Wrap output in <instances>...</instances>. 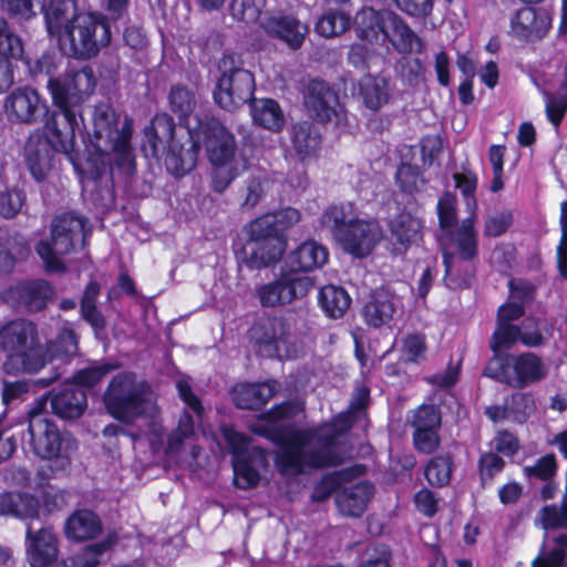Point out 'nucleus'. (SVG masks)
<instances>
[{
	"instance_id": "57",
	"label": "nucleus",
	"mask_w": 567,
	"mask_h": 567,
	"mask_svg": "<svg viewBox=\"0 0 567 567\" xmlns=\"http://www.w3.org/2000/svg\"><path fill=\"white\" fill-rule=\"evenodd\" d=\"M116 369L117 365L110 362L90 365L76 371L71 382L82 389H90L99 384L109 373Z\"/></svg>"
},
{
	"instance_id": "47",
	"label": "nucleus",
	"mask_w": 567,
	"mask_h": 567,
	"mask_svg": "<svg viewBox=\"0 0 567 567\" xmlns=\"http://www.w3.org/2000/svg\"><path fill=\"white\" fill-rule=\"evenodd\" d=\"M318 303L327 317L339 319L350 308L351 298L344 288L326 285L319 290Z\"/></svg>"
},
{
	"instance_id": "62",
	"label": "nucleus",
	"mask_w": 567,
	"mask_h": 567,
	"mask_svg": "<svg viewBox=\"0 0 567 567\" xmlns=\"http://www.w3.org/2000/svg\"><path fill=\"white\" fill-rule=\"evenodd\" d=\"M514 215L509 209H503L495 214L487 215L483 224V236L496 238L505 235L513 226Z\"/></svg>"
},
{
	"instance_id": "64",
	"label": "nucleus",
	"mask_w": 567,
	"mask_h": 567,
	"mask_svg": "<svg viewBox=\"0 0 567 567\" xmlns=\"http://www.w3.org/2000/svg\"><path fill=\"white\" fill-rule=\"evenodd\" d=\"M25 192L18 187L0 192V216L6 219L16 217L25 205Z\"/></svg>"
},
{
	"instance_id": "24",
	"label": "nucleus",
	"mask_w": 567,
	"mask_h": 567,
	"mask_svg": "<svg viewBox=\"0 0 567 567\" xmlns=\"http://www.w3.org/2000/svg\"><path fill=\"white\" fill-rule=\"evenodd\" d=\"M423 221L408 210L399 212L388 223L390 251L404 256L413 244L423 239Z\"/></svg>"
},
{
	"instance_id": "22",
	"label": "nucleus",
	"mask_w": 567,
	"mask_h": 567,
	"mask_svg": "<svg viewBox=\"0 0 567 567\" xmlns=\"http://www.w3.org/2000/svg\"><path fill=\"white\" fill-rule=\"evenodd\" d=\"M551 28V18L547 11L524 7L511 19V34L522 43H535L544 39Z\"/></svg>"
},
{
	"instance_id": "49",
	"label": "nucleus",
	"mask_w": 567,
	"mask_h": 567,
	"mask_svg": "<svg viewBox=\"0 0 567 567\" xmlns=\"http://www.w3.org/2000/svg\"><path fill=\"white\" fill-rule=\"evenodd\" d=\"M454 470V457L450 452L432 456L424 467V476L432 487L441 488L450 484Z\"/></svg>"
},
{
	"instance_id": "2",
	"label": "nucleus",
	"mask_w": 567,
	"mask_h": 567,
	"mask_svg": "<svg viewBox=\"0 0 567 567\" xmlns=\"http://www.w3.org/2000/svg\"><path fill=\"white\" fill-rule=\"evenodd\" d=\"M300 218V212L288 206L247 223L243 227L246 239L234 248L238 265L251 271L275 266L286 251L287 230Z\"/></svg>"
},
{
	"instance_id": "28",
	"label": "nucleus",
	"mask_w": 567,
	"mask_h": 567,
	"mask_svg": "<svg viewBox=\"0 0 567 567\" xmlns=\"http://www.w3.org/2000/svg\"><path fill=\"white\" fill-rule=\"evenodd\" d=\"M59 554V540L51 527L27 528V555L31 567H50Z\"/></svg>"
},
{
	"instance_id": "39",
	"label": "nucleus",
	"mask_w": 567,
	"mask_h": 567,
	"mask_svg": "<svg viewBox=\"0 0 567 567\" xmlns=\"http://www.w3.org/2000/svg\"><path fill=\"white\" fill-rule=\"evenodd\" d=\"M176 124L172 115L166 112L156 113L150 124L144 128L143 148L157 157L159 146L167 142L178 141L175 136Z\"/></svg>"
},
{
	"instance_id": "37",
	"label": "nucleus",
	"mask_w": 567,
	"mask_h": 567,
	"mask_svg": "<svg viewBox=\"0 0 567 567\" xmlns=\"http://www.w3.org/2000/svg\"><path fill=\"white\" fill-rule=\"evenodd\" d=\"M277 392L276 381L240 383L233 388L234 404L241 410H261Z\"/></svg>"
},
{
	"instance_id": "6",
	"label": "nucleus",
	"mask_w": 567,
	"mask_h": 567,
	"mask_svg": "<svg viewBox=\"0 0 567 567\" xmlns=\"http://www.w3.org/2000/svg\"><path fill=\"white\" fill-rule=\"evenodd\" d=\"M193 134L206 148L207 157L214 166L213 187L224 192L236 178L237 168H227L235 159L237 143L235 135L215 116H196Z\"/></svg>"
},
{
	"instance_id": "29",
	"label": "nucleus",
	"mask_w": 567,
	"mask_h": 567,
	"mask_svg": "<svg viewBox=\"0 0 567 567\" xmlns=\"http://www.w3.org/2000/svg\"><path fill=\"white\" fill-rule=\"evenodd\" d=\"M261 28L268 35L285 42L292 50L302 47L309 31L305 23L289 14L268 16L261 21Z\"/></svg>"
},
{
	"instance_id": "63",
	"label": "nucleus",
	"mask_w": 567,
	"mask_h": 567,
	"mask_svg": "<svg viewBox=\"0 0 567 567\" xmlns=\"http://www.w3.org/2000/svg\"><path fill=\"white\" fill-rule=\"evenodd\" d=\"M266 6V0H231L229 10L231 17L245 23L256 22Z\"/></svg>"
},
{
	"instance_id": "45",
	"label": "nucleus",
	"mask_w": 567,
	"mask_h": 567,
	"mask_svg": "<svg viewBox=\"0 0 567 567\" xmlns=\"http://www.w3.org/2000/svg\"><path fill=\"white\" fill-rule=\"evenodd\" d=\"M456 195L450 190L444 192L436 203V215L439 227L443 235L441 238L442 248L452 245L451 236L460 226L457 224Z\"/></svg>"
},
{
	"instance_id": "17",
	"label": "nucleus",
	"mask_w": 567,
	"mask_h": 567,
	"mask_svg": "<svg viewBox=\"0 0 567 567\" xmlns=\"http://www.w3.org/2000/svg\"><path fill=\"white\" fill-rule=\"evenodd\" d=\"M312 442L310 430L292 427L277 445L275 465L281 475H301L309 470L308 450Z\"/></svg>"
},
{
	"instance_id": "33",
	"label": "nucleus",
	"mask_w": 567,
	"mask_h": 567,
	"mask_svg": "<svg viewBox=\"0 0 567 567\" xmlns=\"http://www.w3.org/2000/svg\"><path fill=\"white\" fill-rule=\"evenodd\" d=\"M289 141L296 156L305 162L318 156L322 135L319 127L311 121H298L288 130Z\"/></svg>"
},
{
	"instance_id": "36",
	"label": "nucleus",
	"mask_w": 567,
	"mask_h": 567,
	"mask_svg": "<svg viewBox=\"0 0 567 567\" xmlns=\"http://www.w3.org/2000/svg\"><path fill=\"white\" fill-rule=\"evenodd\" d=\"M393 295L383 288L372 290L369 300L362 308V319L368 327L381 328L389 324L394 316Z\"/></svg>"
},
{
	"instance_id": "4",
	"label": "nucleus",
	"mask_w": 567,
	"mask_h": 567,
	"mask_svg": "<svg viewBox=\"0 0 567 567\" xmlns=\"http://www.w3.org/2000/svg\"><path fill=\"white\" fill-rule=\"evenodd\" d=\"M518 341L488 344L492 357L481 375L512 389L523 390L543 381L548 373L543 358L532 351L512 353Z\"/></svg>"
},
{
	"instance_id": "60",
	"label": "nucleus",
	"mask_w": 567,
	"mask_h": 567,
	"mask_svg": "<svg viewBox=\"0 0 567 567\" xmlns=\"http://www.w3.org/2000/svg\"><path fill=\"white\" fill-rule=\"evenodd\" d=\"M566 495L560 503V506H556L555 504L543 506L538 514L537 518L540 522L543 529L545 530H556V529H567V501Z\"/></svg>"
},
{
	"instance_id": "59",
	"label": "nucleus",
	"mask_w": 567,
	"mask_h": 567,
	"mask_svg": "<svg viewBox=\"0 0 567 567\" xmlns=\"http://www.w3.org/2000/svg\"><path fill=\"white\" fill-rule=\"evenodd\" d=\"M555 547L540 553L532 563L533 567H564L567 557V534L563 533L553 538Z\"/></svg>"
},
{
	"instance_id": "18",
	"label": "nucleus",
	"mask_w": 567,
	"mask_h": 567,
	"mask_svg": "<svg viewBox=\"0 0 567 567\" xmlns=\"http://www.w3.org/2000/svg\"><path fill=\"white\" fill-rule=\"evenodd\" d=\"M383 230L377 219L350 218L348 227L336 239L342 249L355 258L368 257L380 244Z\"/></svg>"
},
{
	"instance_id": "3",
	"label": "nucleus",
	"mask_w": 567,
	"mask_h": 567,
	"mask_svg": "<svg viewBox=\"0 0 567 567\" xmlns=\"http://www.w3.org/2000/svg\"><path fill=\"white\" fill-rule=\"evenodd\" d=\"M0 352L6 354L2 370L8 375L37 374L49 362L37 323L25 318L0 326Z\"/></svg>"
},
{
	"instance_id": "55",
	"label": "nucleus",
	"mask_w": 567,
	"mask_h": 567,
	"mask_svg": "<svg viewBox=\"0 0 567 567\" xmlns=\"http://www.w3.org/2000/svg\"><path fill=\"white\" fill-rule=\"evenodd\" d=\"M395 183L402 193L414 195L421 190L425 179L417 165L402 163L396 169Z\"/></svg>"
},
{
	"instance_id": "11",
	"label": "nucleus",
	"mask_w": 567,
	"mask_h": 567,
	"mask_svg": "<svg viewBox=\"0 0 567 567\" xmlns=\"http://www.w3.org/2000/svg\"><path fill=\"white\" fill-rule=\"evenodd\" d=\"M231 55H224L218 64L221 71L213 97L215 103L226 111H234L251 102L256 90L254 74L243 68H236Z\"/></svg>"
},
{
	"instance_id": "27",
	"label": "nucleus",
	"mask_w": 567,
	"mask_h": 567,
	"mask_svg": "<svg viewBox=\"0 0 567 567\" xmlns=\"http://www.w3.org/2000/svg\"><path fill=\"white\" fill-rule=\"evenodd\" d=\"M23 59V42L9 22L0 17V93L14 82L13 61Z\"/></svg>"
},
{
	"instance_id": "32",
	"label": "nucleus",
	"mask_w": 567,
	"mask_h": 567,
	"mask_svg": "<svg viewBox=\"0 0 567 567\" xmlns=\"http://www.w3.org/2000/svg\"><path fill=\"white\" fill-rule=\"evenodd\" d=\"M329 259L327 247L313 239L306 240L291 250L285 267L293 274L308 272L321 268Z\"/></svg>"
},
{
	"instance_id": "10",
	"label": "nucleus",
	"mask_w": 567,
	"mask_h": 567,
	"mask_svg": "<svg viewBox=\"0 0 567 567\" xmlns=\"http://www.w3.org/2000/svg\"><path fill=\"white\" fill-rule=\"evenodd\" d=\"M29 416L28 433L33 453L43 460L56 458L62 468L70 466V453L78 449L76 441L63 435L40 409H32Z\"/></svg>"
},
{
	"instance_id": "13",
	"label": "nucleus",
	"mask_w": 567,
	"mask_h": 567,
	"mask_svg": "<svg viewBox=\"0 0 567 567\" xmlns=\"http://www.w3.org/2000/svg\"><path fill=\"white\" fill-rule=\"evenodd\" d=\"M453 179L468 209V216L463 218L460 226L455 229L457 245L463 255L475 256L477 245L476 219L478 205L476 190L478 176L474 171L462 165V172L454 173Z\"/></svg>"
},
{
	"instance_id": "51",
	"label": "nucleus",
	"mask_w": 567,
	"mask_h": 567,
	"mask_svg": "<svg viewBox=\"0 0 567 567\" xmlns=\"http://www.w3.org/2000/svg\"><path fill=\"white\" fill-rule=\"evenodd\" d=\"M353 204L333 203L322 213L320 221L322 226L328 227L334 239L339 237V231L348 227V220L352 217Z\"/></svg>"
},
{
	"instance_id": "44",
	"label": "nucleus",
	"mask_w": 567,
	"mask_h": 567,
	"mask_svg": "<svg viewBox=\"0 0 567 567\" xmlns=\"http://www.w3.org/2000/svg\"><path fill=\"white\" fill-rule=\"evenodd\" d=\"M358 93L363 105L377 112L390 100L389 82L378 75L364 74L358 83Z\"/></svg>"
},
{
	"instance_id": "14",
	"label": "nucleus",
	"mask_w": 567,
	"mask_h": 567,
	"mask_svg": "<svg viewBox=\"0 0 567 567\" xmlns=\"http://www.w3.org/2000/svg\"><path fill=\"white\" fill-rule=\"evenodd\" d=\"M313 288V278L290 272L286 268L272 281L259 286L255 295L262 307L275 308L305 298Z\"/></svg>"
},
{
	"instance_id": "50",
	"label": "nucleus",
	"mask_w": 567,
	"mask_h": 567,
	"mask_svg": "<svg viewBox=\"0 0 567 567\" xmlns=\"http://www.w3.org/2000/svg\"><path fill=\"white\" fill-rule=\"evenodd\" d=\"M118 542L116 532H109L101 542L92 543L72 560L73 567H97L102 556ZM66 567V566H64Z\"/></svg>"
},
{
	"instance_id": "5",
	"label": "nucleus",
	"mask_w": 567,
	"mask_h": 567,
	"mask_svg": "<svg viewBox=\"0 0 567 567\" xmlns=\"http://www.w3.org/2000/svg\"><path fill=\"white\" fill-rule=\"evenodd\" d=\"M153 389L151 383L133 371H122L111 378L102 395L106 413L124 425H133L145 416Z\"/></svg>"
},
{
	"instance_id": "30",
	"label": "nucleus",
	"mask_w": 567,
	"mask_h": 567,
	"mask_svg": "<svg viewBox=\"0 0 567 567\" xmlns=\"http://www.w3.org/2000/svg\"><path fill=\"white\" fill-rule=\"evenodd\" d=\"M79 11L75 0H50L43 7L44 22L50 37L60 42L70 32L72 24L76 22Z\"/></svg>"
},
{
	"instance_id": "42",
	"label": "nucleus",
	"mask_w": 567,
	"mask_h": 567,
	"mask_svg": "<svg viewBox=\"0 0 567 567\" xmlns=\"http://www.w3.org/2000/svg\"><path fill=\"white\" fill-rule=\"evenodd\" d=\"M249 105L251 117L256 125L272 133L282 131L286 118L280 104L275 99L254 97Z\"/></svg>"
},
{
	"instance_id": "34",
	"label": "nucleus",
	"mask_w": 567,
	"mask_h": 567,
	"mask_svg": "<svg viewBox=\"0 0 567 567\" xmlns=\"http://www.w3.org/2000/svg\"><path fill=\"white\" fill-rule=\"evenodd\" d=\"M316 446L308 450L309 470H324L342 465L344 455L339 452L340 442L322 430H310Z\"/></svg>"
},
{
	"instance_id": "40",
	"label": "nucleus",
	"mask_w": 567,
	"mask_h": 567,
	"mask_svg": "<svg viewBox=\"0 0 567 567\" xmlns=\"http://www.w3.org/2000/svg\"><path fill=\"white\" fill-rule=\"evenodd\" d=\"M234 484L240 489H250L260 482L259 470L268 465V453L252 452V455L231 460Z\"/></svg>"
},
{
	"instance_id": "16",
	"label": "nucleus",
	"mask_w": 567,
	"mask_h": 567,
	"mask_svg": "<svg viewBox=\"0 0 567 567\" xmlns=\"http://www.w3.org/2000/svg\"><path fill=\"white\" fill-rule=\"evenodd\" d=\"M452 245L442 248V262L444 266L443 281L450 290H464L471 288L476 277L480 257V238L477 237L475 256L463 255L457 245L455 231L451 236Z\"/></svg>"
},
{
	"instance_id": "58",
	"label": "nucleus",
	"mask_w": 567,
	"mask_h": 567,
	"mask_svg": "<svg viewBox=\"0 0 567 567\" xmlns=\"http://www.w3.org/2000/svg\"><path fill=\"white\" fill-rule=\"evenodd\" d=\"M410 425L412 429L440 430L442 426V411L440 405L422 403L414 410Z\"/></svg>"
},
{
	"instance_id": "15",
	"label": "nucleus",
	"mask_w": 567,
	"mask_h": 567,
	"mask_svg": "<svg viewBox=\"0 0 567 567\" xmlns=\"http://www.w3.org/2000/svg\"><path fill=\"white\" fill-rule=\"evenodd\" d=\"M53 296V286L48 280L27 279L4 289L1 300L18 312L37 313L48 307Z\"/></svg>"
},
{
	"instance_id": "43",
	"label": "nucleus",
	"mask_w": 567,
	"mask_h": 567,
	"mask_svg": "<svg viewBox=\"0 0 567 567\" xmlns=\"http://www.w3.org/2000/svg\"><path fill=\"white\" fill-rule=\"evenodd\" d=\"M39 501L29 493L4 492L0 494V514L20 519L39 516Z\"/></svg>"
},
{
	"instance_id": "20",
	"label": "nucleus",
	"mask_w": 567,
	"mask_h": 567,
	"mask_svg": "<svg viewBox=\"0 0 567 567\" xmlns=\"http://www.w3.org/2000/svg\"><path fill=\"white\" fill-rule=\"evenodd\" d=\"M3 107L8 121L16 124H33L49 112L45 99L29 85L11 91Z\"/></svg>"
},
{
	"instance_id": "9",
	"label": "nucleus",
	"mask_w": 567,
	"mask_h": 567,
	"mask_svg": "<svg viewBox=\"0 0 567 567\" xmlns=\"http://www.w3.org/2000/svg\"><path fill=\"white\" fill-rule=\"evenodd\" d=\"M96 121L102 125V132L105 137L97 144L101 148L109 151L114 166L127 174L133 175L136 172L135 154L131 144L133 127L131 120H125L122 127L118 128V115L114 109L106 103L96 105Z\"/></svg>"
},
{
	"instance_id": "1",
	"label": "nucleus",
	"mask_w": 567,
	"mask_h": 567,
	"mask_svg": "<svg viewBox=\"0 0 567 567\" xmlns=\"http://www.w3.org/2000/svg\"><path fill=\"white\" fill-rule=\"evenodd\" d=\"M95 86L96 78L92 68L49 81L48 91L54 110L45 121L43 134H31L24 145L25 166L35 182L47 179L56 153L64 154L73 167L79 168V153L74 150L75 133L85 128L83 104Z\"/></svg>"
},
{
	"instance_id": "7",
	"label": "nucleus",
	"mask_w": 567,
	"mask_h": 567,
	"mask_svg": "<svg viewBox=\"0 0 567 567\" xmlns=\"http://www.w3.org/2000/svg\"><path fill=\"white\" fill-rule=\"evenodd\" d=\"M86 219L73 213L55 216L50 225V238L40 239L34 250L43 261L48 274H64L68 270L62 256L76 251V243L85 241Z\"/></svg>"
},
{
	"instance_id": "56",
	"label": "nucleus",
	"mask_w": 567,
	"mask_h": 567,
	"mask_svg": "<svg viewBox=\"0 0 567 567\" xmlns=\"http://www.w3.org/2000/svg\"><path fill=\"white\" fill-rule=\"evenodd\" d=\"M505 400L512 420L518 424L526 423L536 409L534 396L529 392H514Z\"/></svg>"
},
{
	"instance_id": "54",
	"label": "nucleus",
	"mask_w": 567,
	"mask_h": 567,
	"mask_svg": "<svg viewBox=\"0 0 567 567\" xmlns=\"http://www.w3.org/2000/svg\"><path fill=\"white\" fill-rule=\"evenodd\" d=\"M52 357L62 360L74 358L79 352V336L72 328H62L54 341L51 342L48 351Z\"/></svg>"
},
{
	"instance_id": "25",
	"label": "nucleus",
	"mask_w": 567,
	"mask_h": 567,
	"mask_svg": "<svg viewBox=\"0 0 567 567\" xmlns=\"http://www.w3.org/2000/svg\"><path fill=\"white\" fill-rule=\"evenodd\" d=\"M87 143H85V151L87 157L85 161V167L82 168L78 162L79 168H74L82 178L87 181L97 182L100 181L107 171H112V158L109 151H105L99 146V142L105 137L102 132V125H99L96 121V106L93 111V131L86 133Z\"/></svg>"
},
{
	"instance_id": "38",
	"label": "nucleus",
	"mask_w": 567,
	"mask_h": 567,
	"mask_svg": "<svg viewBox=\"0 0 567 567\" xmlns=\"http://www.w3.org/2000/svg\"><path fill=\"white\" fill-rule=\"evenodd\" d=\"M103 532L101 517L91 509H75L65 520V537L75 542L97 538Z\"/></svg>"
},
{
	"instance_id": "61",
	"label": "nucleus",
	"mask_w": 567,
	"mask_h": 567,
	"mask_svg": "<svg viewBox=\"0 0 567 567\" xmlns=\"http://www.w3.org/2000/svg\"><path fill=\"white\" fill-rule=\"evenodd\" d=\"M426 339L422 333H408L402 339V360L419 364L426 358Z\"/></svg>"
},
{
	"instance_id": "19",
	"label": "nucleus",
	"mask_w": 567,
	"mask_h": 567,
	"mask_svg": "<svg viewBox=\"0 0 567 567\" xmlns=\"http://www.w3.org/2000/svg\"><path fill=\"white\" fill-rule=\"evenodd\" d=\"M289 334L288 323L279 317L266 316L256 320L248 330L255 353L266 359L280 357V344Z\"/></svg>"
},
{
	"instance_id": "46",
	"label": "nucleus",
	"mask_w": 567,
	"mask_h": 567,
	"mask_svg": "<svg viewBox=\"0 0 567 567\" xmlns=\"http://www.w3.org/2000/svg\"><path fill=\"white\" fill-rule=\"evenodd\" d=\"M101 284L94 279H91L84 287L82 297L80 299V316L95 331L104 330L106 327L105 317L97 308V300L101 293Z\"/></svg>"
},
{
	"instance_id": "31",
	"label": "nucleus",
	"mask_w": 567,
	"mask_h": 567,
	"mask_svg": "<svg viewBox=\"0 0 567 567\" xmlns=\"http://www.w3.org/2000/svg\"><path fill=\"white\" fill-rule=\"evenodd\" d=\"M374 493L375 487L373 483L360 481L340 488L336 493L334 502L341 515L359 518L367 511Z\"/></svg>"
},
{
	"instance_id": "52",
	"label": "nucleus",
	"mask_w": 567,
	"mask_h": 567,
	"mask_svg": "<svg viewBox=\"0 0 567 567\" xmlns=\"http://www.w3.org/2000/svg\"><path fill=\"white\" fill-rule=\"evenodd\" d=\"M268 181L264 176H249L239 190V207L243 212L252 210L265 197Z\"/></svg>"
},
{
	"instance_id": "35",
	"label": "nucleus",
	"mask_w": 567,
	"mask_h": 567,
	"mask_svg": "<svg viewBox=\"0 0 567 567\" xmlns=\"http://www.w3.org/2000/svg\"><path fill=\"white\" fill-rule=\"evenodd\" d=\"M391 10H374L365 8L358 13L354 31L358 39L367 41L371 44L378 43L380 39L386 40L389 37L390 19L386 14H392Z\"/></svg>"
},
{
	"instance_id": "12",
	"label": "nucleus",
	"mask_w": 567,
	"mask_h": 567,
	"mask_svg": "<svg viewBox=\"0 0 567 567\" xmlns=\"http://www.w3.org/2000/svg\"><path fill=\"white\" fill-rule=\"evenodd\" d=\"M524 315L525 306L523 303L515 301L502 303L496 311L495 328L488 339V344L519 341L527 348L540 347L545 338L537 324L533 330H527L515 323Z\"/></svg>"
},
{
	"instance_id": "23",
	"label": "nucleus",
	"mask_w": 567,
	"mask_h": 567,
	"mask_svg": "<svg viewBox=\"0 0 567 567\" xmlns=\"http://www.w3.org/2000/svg\"><path fill=\"white\" fill-rule=\"evenodd\" d=\"M199 152V140L193 134V127H188L184 141L179 138L167 145L164 157L166 171L175 177H184L196 167Z\"/></svg>"
},
{
	"instance_id": "48",
	"label": "nucleus",
	"mask_w": 567,
	"mask_h": 567,
	"mask_svg": "<svg viewBox=\"0 0 567 567\" xmlns=\"http://www.w3.org/2000/svg\"><path fill=\"white\" fill-rule=\"evenodd\" d=\"M197 93L186 84L172 85L168 93L169 110L181 123H187L197 106Z\"/></svg>"
},
{
	"instance_id": "8",
	"label": "nucleus",
	"mask_w": 567,
	"mask_h": 567,
	"mask_svg": "<svg viewBox=\"0 0 567 567\" xmlns=\"http://www.w3.org/2000/svg\"><path fill=\"white\" fill-rule=\"evenodd\" d=\"M69 31L59 45L64 54L76 60L96 56L112 40L109 18L99 13L82 12Z\"/></svg>"
},
{
	"instance_id": "53",
	"label": "nucleus",
	"mask_w": 567,
	"mask_h": 567,
	"mask_svg": "<svg viewBox=\"0 0 567 567\" xmlns=\"http://www.w3.org/2000/svg\"><path fill=\"white\" fill-rule=\"evenodd\" d=\"M351 27V16L341 10L329 11L316 23V31L324 37L332 38L344 33Z\"/></svg>"
},
{
	"instance_id": "26",
	"label": "nucleus",
	"mask_w": 567,
	"mask_h": 567,
	"mask_svg": "<svg viewBox=\"0 0 567 567\" xmlns=\"http://www.w3.org/2000/svg\"><path fill=\"white\" fill-rule=\"evenodd\" d=\"M49 395H51L50 404L52 412L63 420L79 419L84 414L87 408L86 390L76 386V384L72 382L64 383L62 388L54 393H47L43 396V401L37 406L41 411H43Z\"/></svg>"
},
{
	"instance_id": "41",
	"label": "nucleus",
	"mask_w": 567,
	"mask_h": 567,
	"mask_svg": "<svg viewBox=\"0 0 567 567\" xmlns=\"http://www.w3.org/2000/svg\"><path fill=\"white\" fill-rule=\"evenodd\" d=\"M386 17L390 19L386 40L394 50L400 54L422 53L423 41L410 25L395 12L386 14Z\"/></svg>"
},
{
	"instance_id": "21",
	"label": "nucleus",
	"mask_w": 567,
	"mask_h": 567,
	"mask_svg": "<svg viewBox=\"0 0 567 567\" xmlns=\"http://www.w3.org/2000/svg\"><path fill=\"white\" fill-rule=\"evenodd\" d=\"M305 104L317 122L324 124L334 121L336 125L340 124L342 109L339 96L323 80L310 81L305 94Z\"/></svg>"
}]
</instances>
